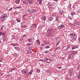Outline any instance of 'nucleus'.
<instances>
[{
  "label": "nucleus",
  "mask_w": 80,
  "mask_h": 80,
  "mask_svg": "<svg viewBox=\"0 0 80 80\" xmlns=\"http://www.w3.org/2000/svg\"><path fill=\"white\" fill-rule=\"evenodd\" d=\"M76 53V52L74 51H72V53L69 55L68 59H72L75 56Z\"/></svg>",
  "instance_id": "nucleus-1"
},
{
  "label": "nucleus",
  "mask_w": 80,
  "mask_h": 80,
  "mask_svg": "<svg viewBox=\"0 0 80 80\" xmlns=\"http://www.w3.org/2000/svg\"><path fill=\"white\" fill-rule=\"evenodd\" d=\"M2 17L1 18L0 21L1 22H4L5 19H4V18H5L7 17V15L6 14H4L2 15Z\"/></svg>",
  "instance_id": "nucleus-2"
},
{
  "label": "nucleus",
  "mask_w": 80,
  "mask_h": 80,
  "mask_svg": "<svg viewBox=\"0 0 80 80\" xmlns=\"http://www.w3.org/2000/svg\"><path fill=\"white\" fill-rule=\"evenodd\" d=\"M44 59H45V62H47V63H50V62H51L50 60V59H48L46 58H45Z\"/></svg>",
  "instance_id": "nucleus-3"
},
{
  "label": "nucleus",
  "mask_w": 80,
  "mask_h": 80,
  "mask_svg": "<svg viewBox=\"0 0 80 80\" xmlns=\"http://www.w3.org/2000/svg\"><path fill=\"white\" fill-rule=\"evenodd\" d=\"M52 32L53 30L52 29H49L47 31V33H52Z\"/></svg>",
  "instance_id": "nucleus-4"
},
{
  "label": "nucleus",
  "mask_w": 80,
  "mask_h": 80,
  "mask_svg": "<svg viewBox=\"0 0 80 80\" xmlns=\"http://www.w3.org/2000/svg\"><path fill=\"white\" fill-rule=\"evenodd\" d=\"M20 7H16L14 8V9L16 10V11L17 12H19L20 10Z\"/></svg>",
  "instance_id": "nucleus-5"
},
{
  "label": "nucleus",
  "mask_w": 80,
  "mask_h": 80,
  "mask_svg": "<svg viewBox=\"0 0 80 80\" xmlns=\"http://www.w3.org/2000/svg\"><path fill=\"white\" fill-rule=\"evenodd\" d=\"M64 27H65V25H64L63 24L60 25L58 27V28L59 29H60V28H63Z\"/></svg>",
  "instance_id": "nucleus-6"
},
{
  "label": "nucleus",
  "mask_w": 80,
  "mask_h": 80,
  "mask_svg": "<svg viewBox=\"0 0 80 80\" xmlns=\"http://www.w3.org/2000/svg\"><path fill=\"white\" fill-rule=\"evenodd\" d=\"M42 21H44L45 22V20H46V19H47V17L45 16H44L43 17L41 18Z\"/></svg>",
  "instance_id": "nucleus-7"
},
{
  "label": "nucleus",
  "mask_w": 80,
  "mask_h": 80,
  "mask_svg": "<svg viewBox=\"0 0 80 80\" xmlns=\"http://www.w3.org/2000/svg\"><path fill=\"white\" fill-rule=\"evenodd\" d=\"M72 38H73L75 41V40H76V39H77V37L76 35H75V34H74L73 36L72 37Z\"/></svg>",
  "instance_id": "nucleus-8"
},
{
  "label": "nucleus",
  "mask_w": 80,
  "mask_h": 80,
  "mask_svg": "<svg viewBox=\"0 0 80 80\" xmlns=\"http://www.w3.org/2000/svg\"><path fill=\"white\" fill-rule=\"evenodd\" d=\"M73 69L72 68H71L70 69V70H69V73H70L71 75H72V72H73Z\"/></svg>",
  "instance_id": "nucleus-9"
},
{
  "label": "nucleus",
  "mask_w": 80,
  "mask_h": 80,
  "mask_svg": "<svg viewBox=\"0 0 80 80\" xmlns=\"http://www.w3.org/2000/svg\"><path fill=\"white\" fill-rule=\"evenodd\" d=\"M29 0H25L23 1V3H24L25 4H28V2Z\"/></svg>",
  "instance_id": "nucleus-10"
},
{
  "label": "nucleus",
  "mask_w": 80,
  "mask_h": 80,
  "mask_svg": "<svg viewBox=\"0 0 80 80\" xmlns=\"http://www.w3.org/2000/svg\"><path fill=\"white\" fill-rule=\"evenodd\" d=\"M48 20L49 21H50V22H51L53 20V18L50 17L48 18Z\"/></svg>",
  "instance_id": "nucleus-11"
},
{
  "label": "nucleus",
  "mask_w": 80,
  "mask_h": 80,
  "mask_svg": "<svg viewBox=\"0 0 80 80\" xmlns=\"http://www.w3.org/2000/svg\"><path fill=\"white\" fill-rule=\"evenodd\" d=\"M60 18L58 16H57L56 17V20L55 21H56L57 22H58L59 21V18Z\"/></svg>",
  "instance_id": "nucleus-12"
},
{
  "label": "nucleus",
  "mask_w": 80,
  "mask_h": 80,
  "mask_svg": "<svg viewBox=\"0 0 80 80\" xmlns=\"http://www.w3.org/2000/svg\"><path fill=\"white\" fill-rule=\"evenodd\" d=\"M59 12H60V15H62V13L63 12V10L60 9Z\"/></svg>",
  "instance_id": "nucleus-13"
},
{
  "label": "nucleus",
  "mask_w": 80,
  "mask_h": 80,
  "mask_svg": "<svg viewBox=\"0 0 80 80\" xmlns=\"http://www.w3.org/2000/svg\"><path fill=\"white\" fill-rule=\"evenodd\" d=\"M36 12V10H35L32 9L30 10V13H34Z\"/></svg>",
  "instance_id": "nucleus-14"
},
{
  "label": "nucleus",
  "mask_w": 80,
  "mask_h": 80,
  "mask_svg": "<svg viewBox=\"0 0 80 80\" xmlns=\"http://www.w3.org/2000/svg\"><path fill=\"white\" fill-rule=\"evenodd\" d=\"M48 8H51V9H52V6H51V5H50V3H48Z\"/></svg>",
  "instance_id": "nucleus-15"
},
{
  "label": "nucleus",
  "mask_w": 80,
  "mask_h": 80,
  "mask_svg": "<svg viewBox=\"0 0 80 80\" xmlns=\"http://www.w3.org/2000/svg\"><path fill=\"white\" fill-rule=\"evenodd\" d=\"M22 73H26L27 71H25L24 69H22L21 71Z\"/></svg>",
  "instance_id": "nucleus-16"
},
{
  "label": "nucleus",
  "mask_w": 80,
  "mask_h": 80,
  "mask_svg": "<svg viewBox=\"0 0 80 80\" xmlns=\"http://www.w3.org/2000/svg\"><path fill=\"white\" fill-rule=\"evenodd\" d=\"M28 41L29 42H32V38H31L28 39Z\"/></svg>",
  "instance_id": "nucleus-17"
},
{
  "label": "nucleus",
  "mask_w": 80,
  "mask_h": 80,
  "mask_svg": "<svg viewBox=\"0 0 80 80\" xmlns=\"http://www.w3.org/2000/svg\"><path fill=\"white\" fill-rule=\"evenodd\" d=\"M48 36L49 37H52V33H48Z\"/></svg>",
  "instance_id": "nucleus-18"
},
{
  "label": "nucleus",
  "mask_w": 80,
  "mask_h": 80,
  "mask_svg": "<svg viewBox=\"0 0 80 80\" xmlns=\"http://www.w3.org/2000/svg\"><path fill=\"white\" fill-rule=\"evenodd\" d=\"M29 4H32L33 3V1L31 0H29L28 2Z\"/></svg>",
  "instance_id": "nucleus-19"
},
{
  "label": "nucleus",
  "mask_w": 80,
  "mask_h": 80,
  "mask_svg": "<svg viewBox=\"0 0 80 80\" xmlns=\"http://www.w3.org/2000/svg\"><path fill=\"white\" fill-rule=\"evenodd\" d=\"M20 0H16L15 1V3H17V4H18L20 3Z\"/></svg>",
  "instance_id": "nucleus-20"
},
{
  "label": "nucleus",
  "mask_w": 80,
  "mask_h": 80,
  "mask_svg": "<svg viewBox=\"0 0 80 80\" xmlns=\"http://www.w3.org/2000/svg\"><path fill=\"white\" fill-rule=\"evenodd\" d=\"M37 1L39 2V4L40 5H41V4H42V1L41 0H37Z\"/></svg>",
  "instance_id": "nucleus-21"
},
{
  "label": "nucleus",
  "mask_w": 80,
  "mask_h": 80,
  "mask_svg": "<svg viewBox=\"0 0 80 80\" xmlns=\"http://www.w3.org/2000/svg\"><path fill=\"white\" fill-rule=\"evenodd\" d=\"M75 14H76V12H73L71 13V15L72 16V15H75Z\"/></svg>",
  "instance_id": "nucleus-22"
},
{
  "label": "nucleus",
  "mask_w": 80,
  "mask_h": 80,
  "mask_svg": "<svg viewBox=\"0 0 80 80\" xmlns=\"http://www.w3.org/2000/svg\"><path fill=\"white\" fill-rule=\"evenodd\" d=\"M74 23L75 25H79L78 22H77V21H75Z\"/></svg>",
  "instance_id": "nucleus-23"
},
{
  "label": "nucleus",
  "mask_w": 80,
  "mask_h": 80,
  "mask_svg": "<svg viewBox=\"0 0 80 80\" xmlns=\"http://www.w3.org/2000/svg\"><path fill=\"white\" fill-rule=\"evenodd\" d=\"M36 42L38 44L40 45V41L38 40H36Z\"/></svg>",
  "instance_id": "nucleus-24"
},
{
  "label": "nucleus",
  "mask_w": 80,
  "mask_h": 80,
  "mask_svg": "<svg viewBox=\"0 0 80 80\" xmlns=\"http://www.w3.org/2000/svg\"><path fill=\"white\" fill-rule=\"evenodd\" d=\"M32 72H33V70H32V69H31L30 71L29 72V73L30 74V75H31V74H32Z\"/></svg>",
  "instance_id": "nucleus-25"
},
{
  "label": "nucleus",
  "mask_w": 80,
  "mask_h": 80,
  "mask_svg": "<svg viewBox=\"0 0 80 80\" xmlns=\"http://www.w3.org/2000/svg\"><path fill=\"white\" fill-rule=\"evenodd\" d=\"M68 48H70V45H68V46L67 48H66L65 49V50H67V49H68Z\"/></svg>",
  "instance_id": "nucleus-26"
},
{
  "label": "nucleus",
  "mask_w": 80,
  "mask_h": 80,
  "mask_svg": "<svg viewBox=\"0 0 80 80\" xmlns=\"http://www.w3.org/2000/svg\"><path fill=\"white\" fill-rule=\"evenodd\" d=\"M36 71L38 73H40V69H37Z\"/></svg>",
  "instance_id": "nucleus-27"
},
{
  "label": "nucleus",
  "mask_w": 80,
  "mask_h": 80,
  "mask_svg": "<svg viewBox=\"0 0 80 80\" xmlns=\"http://www.w3.org/2000/svg\"><path fill=\"white\" fill-rule=\"evenodd\" d=\"M11 69V71H13V70H16V69L15 68H13Z\"/></svg>",
  "instance_id": "nucleus-28"
},
{
  "label": "nucleus",
  "mask_w": 80,
  "mask_h": 80,
  "mask_svg": "<svg viewBox=\"0 0 80 80\" xmlns=\"http://www.w3.org/2000/svg\"><path fill=\"white\" fill-rule=\"evenodd\" d=\"M18 12H17V11H16V12H13V13L14 15H17V13H18Z\"/></svg>",
  "instance_id": "nucleus-29"
},
{
  "label": "nucleus",
  "mask_w": 80,
  "mask_h": 80,
  "mask_svg": "<svg viewBox=\"0 0 80 80\" xmlns=\"http://www.w3.org/2000/svg\"><path fill=\"white\" fill-rule=\"evenodd\" d=\"M44 52L45 53H48L49 51H44Z\"/></svg>",
  "instance_id": "nucleus-30"
},
{
  "label": "nucleus",
  "mask_w": 80,
  "mask_h": 80,
  "mask_svg": "<svg viewBox=\"0 0 80 80\" xmlns=\"http://www.w3.org/2000/svg\"><path fill=\"white\" fill-rule=\"evenodd\" d=\"M78 45H76V46H74V47H75V48H78Z\"/></svg>",
  "instance_id": "nucleus-31"
},
{
  "label": "nucleus",
  "mask_w": 80,
  "mask_h": 80,
  "mask_svg": "<svg viewBox=\"0 0 80 80\" xmlns=\"http://www.w3.org/2000/svg\"><path fill=\"white\" fill-rule=\"evenodd\" d=\"M27 46H28V47H30V45H31V43H28L27 44Z\"/></svg>",
  "instance_id": "nucleus-32"
},
{
  "label": "nucleus",
  "mask_w": 80,
  "mask_h": 80,
  "mask_svg": "<svg viewBox=\"0 0 80 80\" xmlns=\"http://www.w3.org/2000/svg\"><path fill=\"white\" fill-rule=\"evenodd\" d=\"M52 17H56V15H55V14H52Z\"/></svg>",
  "instance_id": "nucleus-33"
},
{
  "label": "nucleus",
  "mask_w": 80,
  "mask_h": 80,
  "mask_svg": "<svg viewBox=\"0 0 80 80\" xmlns=\"http://www.w3.org/2000/svg\"><path fill=\"white\" fill-rule=\"evenodd\" d=\"M39 61H42V62H45V60H43V59L39 60Z\"/></svg>",
  "instance_id": "nucleus-34"
},
{
  "label": "nucleus",
  "mask_w": 80,
  "mask_h": 80,
  "mask_svg": "<svg viewBox=\"0 0 80 80\" xmlns=\"http://www.w3.org/2000/svg\"><path fill=\"white\" fill-rule=\"evenodd\" d=\"M4 34H5V33H2V32H0V35H4Z\"/></svg>",
  "instance_id": "nucleus-35"
},
{
  "label": "nucleus",
  "mask_w": 80,
  "mask_h": 80,
  "mask_svg": "<svg viewBox=\"0 0 80 80\" xmlns=\"http://www.w3.org/2000/svg\"><path fill=\"white\" fill-rule=\"evenodd\" d=\"M16 20L18 22H20V19H17Z\"/></svg>",
  "instance_id": "nucleus-36"
},
{
  "label": "nucleus",
  "mask_w": 80,
  "mask_h": 80,
  "mask_svg": "<svg viewBox=\"0 0 80 80\" xmlns=\"http://www.w3.org/2000/svg\"><path fill=\"white\" fill-rule=\"evenodd\" d=\"M47 73H51V71H50V70H48L47 71Z\"/></svg>",
  "instance_id": "nucleus-37"
},
{
  "label": "nucleus",
  "mask_w": 80,
  "mask_h": 80,
  "mask_svg": "<svg viewBox=\"0 0 80 80\" xmlns=\"http://www.w3.org/2000/svg\"><path fill=\"white\" fill-rule=\"evenodd\" d=\"M26 37H27V35H26L25 34H24V35L22 36V37H23V38Z\"/></svg>",
  "instance_id": "nucleus-38"
},
{
  "label": "nucleus",
  "mask_w": 80,
  "mask_h": 80,
  "mask_svg": "<svg viewBox=\"0 0 80 80\" xmlns=\"http://www.w3.org/2000/svg\"><path fill=\"white\" fill-rule=\"evenodd\" d=\"M58 48H59V47H58L56 48H55L54 49L55 51H56L57 50H58Z\"/></svg>",
  "instance_id": "nucleus-39"
},
{
  "label": "nucleus",
  "mask_w": 80,
  "mask_h": 80,
  "mask_svg": "<svg viewBox=\"0 0 80 80\" xmlns=\"http://www.w3.org/2000/svg\"><path fill=\"white\" fill-rule=\"evenodd\" d=\"M12 9H13L12 8H10L8 11H12Z\"/></svg>",
  "instance_id": "nucleus-40"
},
{
  "label": "nucleus",
  "mask_w": 80,
  "mask_h": 80,
  "mask_svg": "<svg viewBox=\"0 0 80 80\" xmlns=\"http://www.w3.org/2000/svg\"><path fill=\"white\" fill-rule=\"evenodd\" d=\"M33 27H35V28H37V26L36 25V24H34L33 25Z\"/></svg>",
  "instance_id": "nucleus-41"
},
{
  "label": "nucleus",
  "mask_w": 80,
  "mask_h": 80,
  "mask_svg": "<svg viewBox=\"0 0 80 80\" xmlns=\"http://www.w3.org/2000/svg\"><path fill=\"white\" fill-rule=\"evenodd\" d=\"M10 72H12L11 69H10L9 70L8 73H10Z\"/></svg>",
  "instance_id": "nucleus-42"
},
{
  "label": "nucleus",
  "mask_w": 80,
  "mask_h": 80,
  "mask_svg": "<svg viewBox=\"0 0 80 80\" xmlns=\"http://www.w3.org/2000/svg\"><path fill=\"white\" fill-rule=\"evenodd\" d=\"M69 35H70L71 37H72L73 36V34L72 33H71L69 34Z\"/></svg>",
  "instance_id": "nucleus-43"
},
{
  "label": "nucleus",
  "mask_w": 80,
  "mask_h": 80,
  "mask_svg": "<svg viewBox=\"0 0 80 80\" xmlns=\"http://www.w3.org/2000/svg\"><path fill=\"white\" fill-rule=\"evenodd\" d=\"M72 50H74V49H75V46H73L72 48Z\"/></svg>",
  "instance_id": "nucleus-44"
},
{
  "label": "nucleus",
  "mask_w": 80,
  "mask_h": 80,
  "mask_svg": "<svg viewBox=\"0 0 80 80\" xmlns=\"http://www.w3.org/2000/svg\"><path fill=\"white\" fill-rule=\"evenodd\" d=\"M78 79H80V75L79 74V75L78 76Z\"/></svg>",
  "instance_id": "nucleus-45"
},
{
  "label": "nucleus",
  "mask_w": 80,
  "mask_h": 80,
  "mask_svg": "<svg viewBox=\"0 0 80 80\" xmlns=\"http://www.w3.org/2000/svg\"><path fill=\"white\" fill-rule=\"evenodd\" d=\"M45 47L46 48H49L50 47L49 46H46Z\"/></svg>",
  "instance_id": "nucleus-46"
},
{
  "label": "nucleus",
  "mask_w": 80,
  "mask_h": 80,
  "mask_svg": "<svg viewBox=\"0 0 80 80\" xmlns=\"http://www.w3.org/2000/svg\"><path fill=\"white\" fill-rule=\"evenodd\" d=\"M11 76V77H13V76H14V74L12 73V74H10Z\"/></svg>",
  "instance_id": "nucleus-47"
},
{
  "label": "nucleus",
  "mask_w": 80,
  "mask_h": 80,
  "mask_svg": "<svg viewBox=\"0 0 80 80\" xmlns=\"http://www.w3.org/2000/svg\"><path fill=\"white\" fill-rule=\"evenodd\" d=\"M32 47H29V50H32Z\"/></svg>",
  "instance_id": "nucleus-48"
},
{
  "label": "nucleus",
  "mask_w": 80,
  "mask_h": 80,
  "mask_svg": "<svg viewBox=\"0 0 80 80\" xmlns=\"http://www.w3.org/2000/svg\"><path fill=\"white\" fill-rule=\"evenodd\" d=\"M29 74H30L29 72H27L26 74V76H28V75H29Z\"/></svg>",
  "instance_id": "nucleus-49"
},
{
  "label": "nucleus",
  "mask_w": 80,
  "mask_h": 80,
  "mask_svg": "<svg viewBox=\"0 0 80 80\" xmlns=\"http://www.w3.org/2000/svg\"><path fill=\"white\" fill-rule=\"evenodd\" d=\"M68 18H69V19H70V20H71L72 19V18L71 17V16H69L68 17Z\"/></svg>",
  "instance_id": "nucleus-50"
},
{
  "label": "nucleus",
  "mask_w": 80,
  "mask_h": 80,
  "mask_svg": "<svg viewBox=\"0 0 80 80\" xmlns=\"http://www.w3.org/2000/svg\"><path fill=\"white\" fill-rule=\"evenodd\" d=\"M23 27L24 28H26V27H27V26L24 25L23 26Z\"/></svg>",
  "instance_id": "nucleus-51"
},
{
  "label": "nucleus",
  "mask_w": 80,
  "mask_h": 80,
  "mask_svg": "<svg viewBox=\"0 0 80 80\" xmlns=\"http://www.w3.org/2000/svg\"><path fill=\"white\" fill-rule=\"evenodd\" d=\"M58 69H61V68H62V67H58Z\"/></svg>",
  "instance_id": "nucleus-52"
},
{
  "label": "nucleus",
  "mask_w": 80,
  "mask_h": 80,
  "mask_svg": "<svg viewBox=\"0 0 80 80\" xmlns=\"http://www.w3.org/2000/svg\"><path fill=\"white\" fill-rule=\"evenodd\" d=\"M27 11L28 12H30V9H28L27 10Z\"/></svg>",
  "instance_id": "nucleus-53"
},
{
  "label": "nucleus",
  "mask_w": 80,
  "mask_h": 80,
  "mask_svg": "<svg viewBox=\"0 0 80 80\" xmlns=\"http://www.w3.org/2000/svg\"><path fill=\"white\" fill-rule=\"evenodd\" d=\"M48 75H52V73H51V72H50L48 74Z\"/></svg>",
  "instance_id": "nucleus-54"
},
{
  "label": "nucleus",
  "mask_w": 80,
  "mask_h": 80,
  "mask_svg": "<svg viewBox=\"0 0 80 80\" xmlns=\"http://www.w3.org/2000/svg\"><path fill=\"white\" fill-rule=\"evenodd\" d=\"M18 47H15V50H17V49H18Z\"/></svg>",
  "instance_id": "nucleus-55"
},
{
  "label": "nucleus",
  "mask_w": 80,
  "mask_h": 80,
  "mask_svg": "<svg viewBox=\"0 0 80 80\" xmlns=\"http://www.w3.org/2000/svg\"><path fill=\"white\" fill-rule=\"evenodd\" d=\"M78 40L79 41V42H80V37H78Z\"/></svg>",
  "instance_id": "nucleus-56"
},
{
  "label": "nucleus",
  "mask_w": 80,
  "mask_h": 80,
  "mask_svg": "<svg viewBox=\"0 0 80 80\" xmlns=\"http://www.w3.org/2000/svg\"><path fill=\"white\" fill-rule=\"evenodd\" d=\"M58 44H59V42H58L57 43V45H56V47H57V46H58Z\"/></svg>",
  "instance_id": "nucleus-57"
},
{
  "label": "nucleus",
  "mask_w": 80,
  "mask_h": 80,
  "mask_svg": "<svg viewBox=\"0 0 80 80\" xmlns=\"http://www.w3.org/2000/svg\"><path fill=\"white\" fill-rule=\"evenodd\" d=\"M4 27H5L4 25L2 26L1 27L2 28H4Z\"/></svg>",
  "instance_id": "nucleus-58"
},
{
  "label": "nucleus",
  "mask_w": 80,
  "mask_h": 80,
  "mask_svg": "<svg viewBox=\"0 0 80 80\" xmlns=\"http://www.w3.org/2000/svg\"><path fill=\"white\" fill-rule=\"evenodd\" d=\"M0 61H2V59L1 58H0Z\"/></svg>",
  "instance_id": "nucleus-59"
},
{
  "label": "nucleus",
  "mask_w": 80,
  "mask_h": 80,
  "mask_svg": "<svg viewBox=\"0 0 80 80\" xmlns=\"http://www.w3.org/2000/svg\"><path fill=\"white\" fill-rule=\"evenodd\" d=\"M3 75V74H2L0 73V76H2Z\"/></svg>",
  "instance_id": "nucleus-60"
},
{
  "label": "nucleus",
  "mask_w": 80,
  "mask_h": 80,
  "mask_svg": "<svg viewBox=\"0 0 80 80\" xmlns=\"http://www.w3.org/2000/svg\"><path fill=\"white\" fill-rule=\"evenodd\" d=\"M78 12H80V9L78 10Z\"/></svg>",
  "instance_id": "nucleus-61"
},
{
  "label": "nucleus",
  "mask_w": 80,
  "mask_h": 80,
  "mask_svg": "<svg viewBox=\"0 0 80 80\" xmlns=\"http://www.w3.org/2000/svg\"><path fill=\"white\" fill-rule=\"evenodd\" d=\"M25 15H23V17H25Z\"/></svg>",
  "instance_id": "nucleus-62"
},
{
  "label": "nucleus",
  "mask_w": 80,
  "mask_h": 80,
  "mask_svg": "<svg viewBox=\"0 0 80 80\" xmlns=\"http://www.w3.org/2000/svg\"><path fill=\"white\" fill-rule=\"evenodd\" d=\"M79 75H80V71H79Z\"/></svg>",
  "instance_id": "nucleus-63"
},
{
  "label": "nucleus",
  "mask_w": 80,
  "mask_h": 80,
  "mask_svg": "<svg viewBox=\"0 0 80 80\" xmlns=\"http://www.w3.org/2000/svg\"><path fill=\"white\" fill-rule=\"evenodd\" d=\"M12 77H13L12 76H11L10 77V78L12 79Z\"/></svg>",
  "instance_id": "nucleus-64"
}]
</instances>
